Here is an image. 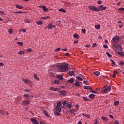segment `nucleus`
<instances>
[{
    "label": "nucleus",
    "mask_w": 124,
    "mask_h": 124,
    "mask_svg": "<svg viewBox=\"0 0 124 124\" xmlns=\"http://www.w3.org/2000/svg\"><path fill=\"white\" fill-rule=\"evenodd\" d=\"M33 76H34V79H35L36 80H37V81L39 80V78L37 77V75L36 73L34 74Z\"/></svg>",
    "instance_id": "393cba45"
},
{
    "label": "nucleus",
    "mask_w": 124,
    "mask_h": 124,
    "mask_svg": "<svg viewBox=\"0 0 124 124\" xmlns=\"http://www.w3.org/2000/svg\"><path fill=\"white\" fill-rule=\"evenodd\" d=\"M114 124H119V122H118V121H115L114 122Z\"/></svg>",
    "instance_id": "774afa93"
},
{
    "label": "nucleus",
    "mask_w": 124,
    "mask_h": 124,
    "mask_svg": "<svg viewBox=\"0 0 124 124\" xmlns=\"http://www.w3.org/2000/svg\"><path fill=\"white\" fill-rule=\"evenodd\" d=\"M83 84L84 85H89V81H88V80H84L83 81Z\"/></svg>",
    "instance_id": "4c0bfd02"
},
{
    "label": "nucleus",
    "mask_w": 124,
    "mask_h": 124,
    "mask_svg": "<svg viewBox=\"0 0 124 124\" xmlns=\"http://www.w3.org/2000/svg\"><path fill=\"white\" fill-rule=\"evenodd\" d=\"M89 98H91V99H93L94 98V94L91 93L89 95Z\"/></svg>",
    "instance_id": "b1692460"
},
{
    "label": "nucleus",
    "mask_w": 124,
    "mask_h": 124,
    "mask_svg": "<svg viewBox=\"0 0 124 124\" xmlns=\"http://www.w3.org/2000/svg\"><path fill=\"white\" fill-rule=\"evenodd\" d=\"M93 74L95 75L97 77H98V76H99V75H100V72L96 71L93 72Z\"/></svg>",
    "instance_id": "2eb2a0df"
},
{
    "label": "nucleus",
    "mask_w": 124,
    "mask_h": 124,
    "mask_svg": "<svg viewBox=\"0 0 124 124\" xmlns=\"http://www.w3.org/2000/svg\"><path fill=\"white\" fill-rule=\"evenodd\" d=\"M24 91L27 92V93H30V92H31L29 89H24Z\"/></svg>",
    "instance_id": "052dcab7"
},
{
    "label": "nucleus",
    "mask_w": 124,
    "mask_h": 124,
    "mask_svg": "<svg viewBox=\"0 0 124 124\" xmlns=\"http://www.w3.org/2000/svg\"><path fill=\"white\" fill-rule=\"evenodd\" d=\"M101 119H102V120L103 121H105V122H107V121H108V120H109L107 118H106V117H104V116H102V117H101Z\"/></svg>",
    "instance_id": "412c9836"
},
{
    "label": "nucleus",
    "mask_w": 124,
    "mask_h": 124,
    "mask_svg": "<svg viewBox=\"0 0 124 124\" xmlns=\"http://www.w3.org/2000/svg\"><path fill=\"white\" fill-rule=\"evenodd\" d=\"M56 71H58L59 72H65V71H67L68 70V67L66 65H58L55 66Z\"/></svg>",
    "instance_id": "f257e3e1"
},
{
    "label": "nucleus",
    "mask_w": 124,
    "mask_h": 124,
    "mask_svg": "<svg viewBox=\"0 0 124 124\" xmlns=\"http://www.w3.org/2000/svg\"><path fill=\"white\" fill-rule=\"evenodd\" d=\"M15 13L17 14L18 13L19 14H21V13H24V12H22V11H17V12H15Z\"/></svg>",
    "instance_id": "09e8293b"
},
{
    "label": "nucleus",
    "mask_w": 124,
    "mask_h": 124,
    "mask_svg": "<svg viewBox=\"0 0 124 124\" xmlns=\"http://www.w3.org/2000/svg\"><path fill=\"white\" fill-rule=\"evenodd\" d=\"M24 22L27 23V24H30V23H31V20L29 19H24Z\"/></svg>",
    "instance_id": "c756f323"
},
{
    "label": "nucleus",
    "mask_w": 124,
    "mask_h": 124,
    "mask_svg": "<svg viewBox=\"0 0 124 124\" xmlns=\"http://www.w3.org/2000/svg\"><path fill=\"white\" fill-rule=\"evenodd\" d=\"M56 78H58L59 80H62L63 79V77L62 75H57L56 76Z\"/></svg>",
    "instance_id": "a211bd4d"
},
{
    "label": "nucleus",
    "mask_w": 124,
    "mask_h": 124,
    "mask_svg": "<svg viewBox=\"0 0 124 124\" xmlns=\"http://www.w3.org/2000/svg\"><path fill=\"white\" fill-rule=\"evenodd\" d=\"M97 3H98V4H101V3H102V1L99 0H98V1H97Z\"/></svg>",
    "instance_id": "5fc2aeb1"
},
{
    "label": "nucleus",
    "mask_w": 124,
    "mask_h": 124,
    "mask_svg": "<svg viewBox=\"0 0 124 124\" xmlns=\"http://www.w3.org/2000/svg\"><path fill=\"white\" fill-rule=\"evenodd\" d=\"M119 65H122V66L124 65V62H123V61L121 62Z\"/></svg>",
    "instance_id": "6e6d98bb"
},
{
    "label": "nucleus",
    "mask_w": 124,
    "mask_h": 124,
    "mask_svg": "<svg viewBox=\"0 0 124 124\" xmlns=\"http://www.w3.org/2000/svg\"><path fill=\"white\" fill-rule=\"evenodd\" d=\"M114 106H118V105H119V104H120V102H119V101H115L114 102Z\"/></svg>",
    "instance_id": "bb28decb"
},
{
    "label": "nucleus",
    "mask_w": 124,
    "mask_h": 124,
    "mask_svg": "<svg viewBox=\"0 0 124 124\" xmlns=\"http://www.w3.org/2000/svg\"><path fill=\"white\" fill-rule=\"evenodd\" d=\"M43 10L44 11V12H47L48 9L47 8V7H46V6H44L43 8Z\"/></svg>",
    "instance_id": "cd10ccee"
},
{
    "label": "nucleus",
    "mask_w": 124,
    "mask_h": 124,
    "mask_svg": "<svg viewBox=\"0 0 124 124\" xmlns=\"http://www.w3.org/2000/svg\"><path fill=\"white\" fill-rule=\"evenodd\" d=\"M16 8H18V9H22V8H23V6L19 4L16 5Z\"/></svg>",
    "instance_id": "c85d7f7f"
},
{
    "label": "nucleus",
    "mask_w": 124,
    "mask_h": 124,
    "mask_svg": "<svg viewBox=\"0 0 124 124\" xmlns=\"http://www.w3.org/2000/svg\"><path fill=\"white\" fill-rule=\"evenodd\" d=\"M116 48L119 50V51H123V48L121 46H117L116 47Z\"/></svg>",
    "instance_id": "aec40b11"
},
{
    "label": "nucleus",
    "mask_w": 124,
    "mask_h": 124,
    "mask_svg": "<svg viewBox=\"0 0 124 124\" xmlns=\"http://www.w3.org/2000/svg\"><path fill=\"white\" fill-rule=\"evenodd\" d=\"M59 11H61V12H66L65 10H63L62 8L60 9Z\"/></svg>",
    "instance_id": "de8ad7c7"
},
{
    "label": "nucleus",
    "mask_w": 124,
    "mask_h": 124,
    "mask_svg": "<svg viewBox=\"0 0 124 124\" xmlns=\"http://www.w3.org/2000/svg\"><path fill=\"white\" fill-rule=\"evenodd\" d=\"M0 14H2V15H4V12L2 11H0Z\"/></svg>",
    "instance_id": "e2e57ef3"
},
{
    "label": "nucleus",
    "mask_w": 124,
    "mask_h": 124,
    "mask_svg": "<svg viewBox=\"0 0 124 124\" xmlns=\"http://www.w3.org/2000/svg\"><path fill=\"white\" fill-rule=\"evenodd\" d=\"M49 90L50 91H54V92H59V91H60V90H61V89H59V88H56L55 87H50L49 88Z\"/></svg>",
    "instance_id": "6e6552de"
},
{
    "label": "nucleus",
    "mask_w": 124,
    "mask_h": 124,
    "mask_svg": "<svg viewBox=\"0 0 124 124\" xmlns=\"http://www.w3.org/2000/svg\"><path fill=\"white\" fill-rule=\"evenodd\" d=\"M70 113H75V109H70Z\"/></svg>",
    "instance_id": "c03bdc74"
},
{
    "label": "nucleus",
    "mask_w": 124,
    "mask_h": 124,
    "mask_svg": "<svg viewBox=\"0 0 124 124\" xmlns=\"http://www.w3.org/2000/svg\"><path fill=\"white\" fill-rule=\"evenodd\" d=\"M96 45H97V44H96V43H94L93 44V47H95L96 46Z\"/></svg>",
    "instance_id": "680f3d73"
},
{
    "label": "nucleus",
    "mask_w": 124,
    "mask_h": 124,
    "mask_svg": "<svg viewBox=\"0 0 124 124\" xmlns=\"http://www.w3.org/2000/svg\"><path fill=\"white\" fill-rule=\"evenodd\" d=\"M0 115H4V113L2 111V110H0Z\"/></svg>",
    "instance_id": "69168bd1"
},
{
    "label": "nucleus",
    "mask_w": 124,
    "mask_h": 124,
    "mask_svg": "<svg viewBox=\"0 0 124 124\" xmlns=\"http://www.w3.org/2000/svg\"><path fill=\"white\" fill-rule=\"evenodd\" d=\"M83 84L82 82H79L78 80H76L75 83L74 84L77 87H80Z\"/></svg>",
    "instance_id": "0eeeda50"
},
{
    "label": "nucleus",
    "mask_w": 124,
    "mask_h": 124,
    "mask_svg": "<svg viewBox=\"0 0 124 124\" xmlns=\"http://www.w3.org/2000/svg\"><path fill=\"white\" fill-rule=\"evenodd\" d=\"M98 9L100 10V11H101V10H106V6H103V5H100L99 6V8H98Z\"/></svg>",
    "instance_id": "9b49d317"
},
{
    "label": "nucleus",
    "mask_w": 124,
    "mask_h": 124,
    "mask_svg": "<svg viewBox=\"0 0 124 124\" xmlns=\"http://www.w3.org/2000/svg\"><path fill=\"white\" fill-rule=\"evenodd\" d=\"M76 79H77L78 81H83V78H80L79 76L76 77Z\"/></svg>",
    "instance_id": "7c9ffc66"
},
{
    "label": "nucleus",
    "mask_w": 124,
    "mask_h": 124,
    "mask_svg": "<svg viewBox=\"0 0 124 124\" xmlns=\"http://www.w3.org/2000/svg\"><path fill=\"white\" fill-rule=\"evenodd\" d=\"M31 121L33 124H39V123H38V121L34 118H31Z\"/></svg>",
    "instance_id": "423d86ee"
},
{
    "label": "nucleus",
    "mask_w": 124,
    "mask_h": 124,
    "mask_svg": "<svg viewBox=\"0 0 124 124\" xmlns=\"http://www.w3.org/2000/svg\"><path fill=\"white\" fill-rule=\"evenodd\" d=\"M106 55L109 58H112V55L109 53L108 52H106Z\"/></svg>",
    "instance_id": "e433bc0d"
},
{
    "label": "nucleus",
    "mask_w": 124,
    "mask_h": 124,
    "mask_svg": "<svg viewBox=\"0 0 124 124\" xmlns=\"http://www.w3.org/2000/svg\"><path fill=\"white\" fill-rule=\"evenodd\" d=\"M103 47H104V48H105L106 49H108V46L107 45H104L103 46Z\"/></svg>",
    "instance_id": "864d4df0"
},
{
    "label": "nucleus",
    "mask_w": 124,
    "mask_h": 124,
    "mask_svg": "<svg viewBox=\"0 0 124 124\" xmlns=\"http://www.w3.org/2000/svg\"><path fill=\"white\" fill-rule=\"evenodd\" d=\"M24 53V51L22 50H20L18 52V54H19V55H23Z\"/></svg>",
    "instance_id": "a18cd8bd"
},
{
    "label": "nucleus",
    "mask_w": 124,
    "mask_h": 124,
    "mask_svg": "<svg viewBox=\"0 0 124 124\" xmlns=\"http://www.w3.org/2000/svg\"><path fill=\"white\" fill-rule=\"evenodd\" d=\"M69 74L70 76H72L73 75H74V71H69Z\"/></svg>",
    "instance_id": "c9c22d12"
},
{
    "label": "nucleus",
    "mask_w": 124,
    "mask_h": 124,
    "mask_svg": "<svg viewBox=\"0 0 124 124\" xmlns=\"http://www.w3.org/2000/svg\"><path fill=\"white\" fill-rule=\"evenodd\" d=\"M36 24H37L38 25H42V24H43V22H42V21H36Z\"/></svg>",
    "instance_id": "58836bf2"
},
{
    "label": "nucleus",
    "mask_w": 124,
    "mask_h": 124,
    "mask_svg": "<svg viewBox=\"0 0 124 124\" xmlns=\"http://www.w3.org/2000/svg\"><path fill=\"white\" fill-rule=\"evenodd\" d=\"M59 51H61V47H58L55 49V52H59Z\"/></svg>",
    "instance_id": "3c124183"
},
{
    "label": "nucleus",
    "mask_w": 124,
    "mask_h": 124,
    "mask_svg": "<svg viewBox=\"0 0 124 124\" xmlns=\"http://www.w3.org/2000/svg\"><path fill=\"white\" fill-rule=\"evenodd\" d=\"M120 41V37L115 36L111 41L112 43H119V41Z\"/></svg>",
    "instance_id": "f03ea898"
},
{
    "label": "nucleus",
    "mask_w": 124,
    "mask_h": 124,
    "mask_svg": "<svg viewBox=\"0 0 124 124\" xmlns=\"http://www.w3.org/2000/svg\"><path fill=\"white\" fill-rule=\"evenodd\" d=\"M17 44H18V45H19V46H23V43L22 42H18L16 43Z\"/></svg>",
    "instance_id": "37998d69"
},
{
    "label": "nucleus",
    "mask_w": 124,
    "mask_h": 124,
    "mask_svg": "<svg viewBox=\"0 0 124 124\" xmlns=\"http://www.w3.org/2000/svg\"><path fill=\"white\" fill-rule=\"evenodd\" d=\"M54 114L55 116H60V113H59V112L56 111H54Z\"/></svg>",
    "instance_id": "473e14b6"
},
{
    "label": "nucleus",
    "mask_w": 124,
    "mask_h": 124,
    "mask_svg": "<svg viewBox=\"0 0 124 124\" xmlns=\"http://www.w3.org/2000/svg\"><path fill=\"white\" fill-rule=\"evenodd\" d=\"M117 73H118V71H115L114 72H113V74L112 75V77L113 78H116V76H117Z\"/></svg>",
    "instance_id": "5701e85b"
},
{
    "label": "nucleus",
    "mask_w": 124,
    "mask_h": 124,
    "mask_svg": "<svg viewBox=\"0 0 124 124\" xmlns=\"http://www.w3.org/2000/svg\"><path fill=\"white\" fill-rule=\"evenodd\" d=\"M56 110L58 112H62V108H61V107H56Z\"/></svg>",
    "instance_id": "a878e982"
},
{
    "label": "nucleus",
    "mask_w": 124,
    "mask_h": 124,
    "mask_svg": "<svg viewBox=\"0 0 124 124\" xmlns=\"http://www.w3.org/2000/svg\"><path fill=\"white\" fill-rule=\"evenodd\" d=\"M82 116H84V117H86V118H88V119L91 118V115L87 114L86 113H82Z\"/></svg>",
    "instance_id": "6ab92c4d"
},
{
    "label": "nucleus",
    "mask_w": 124,
    "mask_h": 124,
    "mask_svg": "<svg viewBox=\"0 0 124 124\" xmlns=\"http://www.w3.org/2000/svg\"><path fill=\"white\" fill-rule=\"evenodd\" d=\"M59 93H62V94L63 95H64V94H65V93H66V91L65 90L60 91H59Z\"/></svg>",
    "instance_id": "4be33fe9"
},
{
    "label": "nucleus",
    "mask_w": 124,
    "mask_h": 124,
    "mask_svg": "<svg viewBox=\"0 0 124 124\" xmlns=\"http://www.w3.org/2000/svg\"><path fill=\"white\" fill-rule=\"evenodd\" d=\"M108 91H111V86H108V87L107 88H106L105 89H104L103 93H108Z\"/></svg>",
    "instance_id": "20e7f679"
},
{
    "label": "nucleus",
    "mask_w": 124,
    "mask_h": 124,
    "mask_svg": "<svg viewBox=\"0 0 124 124\" xmlns=\"http://www.w3.org/2000/svg\"><path fill=\"white\" fill-rule=\"evenodd\" d=\"M61 106H62V103H61V102L57 104L56 107H61Z\"/></svg>",
    "instance_id": "79ce46f5"
},
{
    "label": "nucleus",
    "mask_w": 124,
    "mask_h": 124,
    "mask_svg": "<svg viewBox=\"0 0 124 124\" xmlns=\"http://www.w3.org/2000/svg\"><path fill=\"white\" fill-rule=\"evenodd\" d=\"M95 29L97 30H99L100 29V25L98 24L95 26Z\"/></svg>",
    "instance_id": "72a5a7b5"
},
{
    "label": "nucleus",
    "mask_w": 124,
    "mask_h": 124,
    "mask_svg": "<svg viewBox=\"0 0 124 124\" xmlns=\"http://www.w3.org/2000/svg\"><path fill=\"white\" fill-rule=\"evenodd\" d=\"M89 8L93 11H96L97 12L100 11V9H98V8L95 7L94 6H91L89 7Z\"/></svg>",
    "instance_id": "7ed1b4c3"
},
{
    "label": "nucleus",
    "mask_w": 124,
    "mask_h": 124,
    "mask_svg": "<svg viewBox=\"0 0 124 124\" xmlns=\"http://www.w3.org/2000/svg\"><path fill=\"white\" fill-rule=\"evenodd\" d=\"M43 113L47 118H49L50 117V115L48 114V112L46 110H43Z\"/></svg>",
    "instance_id": "f3484780"
},
{
    "label": "nucleus",
    "mask_w": 124,
    "mask_h": 124,
    "mask_svg": "<svg viewBox=\"0 0 124 124\" xmlns=\"http://www.w3.org/2000/svg\"><path fill=\"white\" fill-rule=\"evenodd\" d=\"M110 62H111L112 64H113L114 65H116V62H115L114 60H110Z\"/></svg>",
    "instance_id": "8fccbe9b"
},
{
    "label": "nucleus",
    "mask_w": 124,
    "mask_h": 124,
    "mask_svg": "<svg viewBox=\"0 0 124 124\" xmlns=\"http://www.w3.org/2000/svg\"><path fill=\"white\" fill-rule=\"evenodd\" d=\"M116 53L117 54V55H119V56H121V57H124V52L122 51L120 52L118 50H116Z\"/></svg>",
    "instance_id": "1a4fd4ad"
},
{
    "label": "nucleus",
    "mask_w": 124,
    "mask_h": 124,
    "mask_svg": "<svg viewBox=\"0 0 124 124\" xmlns=\"http://www.w3.org/2000/svg\"><path fill=\"white\" fill-rule=\"evenodd\" d=\"M27 51L28 52H31V48H28Z\"/></svg>",
    "instance_id": "13d9d810"
},
{
    "label": "nucleus",
    "mask_w": 124,
    "mask_h": 124,
    "mask_svg": "<svg viewBox=\"0 0 124 124\" xmlns=\"http://www.w3.org/2000/svg\"><path fill=\"white\" fill-rule=\"evenodd\" d=\"M52 84H55V85H59L60 84V80H55L54 81H51Z\"/></svg>",
    "instance_id": "4468645a"
},
{
    "label": "nucleus",
    "mask_w": 124,
    "mask_h": 124,
    "mask_svg": "<svg viewBox=\"0 0 124 124\" xmlns=\"http://www.w3.org/2000/svg\"><path fill=\"white\" fill-rule=\"evenodd\" d=\"M68 83H70V84H74V78H71L67 80Z\"/></svg>",
    "instance_id": "9d476101"
},
{
    "label": "nucleus",
    "mask_w": 124,
    "mask_h": 124,
    "mask_svg": "<svg viewBox=\"0 0 124 124\" xmlns=\"http://www.w3.org/2000/svg\"><path fill=\"white\" fill-rule=\"evenodd\" d=\"M8 31H9V33H10V34H12V33L13 32V29H9Z\"/></svg>",
    "instance_id": "f704fd0d"
},
{
    "label": "nucleus",
    "mask_w": 124,
    "mask_h": 124,
    "mask_svg": "<svg viewBox=\"0 0 124 124\" xmlns=\"http://www.w3.org/2000/svg\"><path fill=\"white\" fill-rule=\"evenodd\" d=\"M48 18H49V16H46V17H43L41 18L42 20H47V19H48Z\"/></svg>",
    "instance_id": "a19ab883"
},
{
    "label": "nucleus",
    "mask_w": 124,
    "mask_h": 124,
    "mask_svg": "<svg viewBox=\"0 0 124 124\" xmlns=\"http://www.w3.org/2000/svg\"><path fill=\"white\" fill-rule=\"evenodd\" d=\"M84 89H85V90H93V87L90 86H84Z\"/></svg>",
    "instance_id": "dca6fc26"
},
{
    "label": "nucleus",
    "mask_w": 124,
    "mask_h": 124,
    "mask_svg": "<svg viewBox=\"0 0 124 124\" xmlns=\"http://www.w3.org/2000/svg\"><path fill=\"white\" fill-rule=\"evenodd\" d=\"M46 28H47V29H49V30H52L53 28V24L52 23L49 22L48 25L46 26Z\"/></svg>",
    "instance_id": "f8f14e48"
},
{
    "label": "nucleus",
    "mask_w": 124,
    "mask_h": 124,
    "mask_svg": "<svg viewBox=\"0 0 124 124\" xmlns=\"http://www.w3.org/2000/svg\"><path fill=\"white\" fill-rule=\"evenodd\" d=\"M67 107L68 108H71V107H72L71 105H70V104H67Z\"/></svg>",
    "instance_id": "4d7b16f0"
},
{
    "label": "nucleus",
    "mask_w": 124,
    "mask_h": 124,
    "mask_svg": "<svg viewBox=\"0 0 124 124\" xmlns=\"http://www.w3.org/2000/svg\"><path fill=\"white\" fill-rule=\"evenodd\" d=\"M119 10H121V11H124V8H122V7H121V8H120L119 9Z\"/></svg>",
    "instance_id": "0e129e2a"
},
{
    "label": "nucleus",
    "mask_w": 124,
    "mask_h": 124,
    "mask_svg": "<svg viewBox=\"0 0 124 124\" xmlns=\"http://www.w3.org/2000/svg\"><path fill=\"white\" fill-rule=\"evenodd\" d=\"M62 104L63 105V106H64L65 104H67V103L66 102V101H64L62 103Z\"/></svg>",
    "instance_id": "603ef678"
},
{
    "label": "nucleus",
    "mask_w": 124,
    "mask_h": 124,
    "mask_svg": "<svg viewBox=\"0 0 124 124\" xmlns=\"http://www.w3.org/2000/svg\"><path fill=\"white\" fill-rule=\"evenodd\" d=\"M83 99L85 101H89V100H90V99L87 97H83Z\"/></svg>",
    "instance_id": "ea45409f"
},
{
    "label": "nucleus",
    "mask_w": 124,
    "mask_h": 124,
    "mask_svg": "<svg viewBox=\"0 0 124 124\" xmlns=\"http://www.w3.org/2000/svg\"><path fill=\"white\" fill-rule=\"evenodd\" d=\"M28 104H30V102L28 101H23L21 102V105H23V106H27Z\"/></svg>",
    "instance_id": "39448f33"
},
{
    "label": "nucleus",
    "mask_w": 124,
    "mask_h": 124,
    "mask_svg": "<svg viewBox=\"0 0 124 124\" xmlns=\"http://www.w3.org/2000/svg\"><path fill=\"white\" fill-rule=\"evenodd\" d=\"M74 38H79V35L77 33H75L73 35Z\"/></svg>",
    "instance_id": "2f4dec72"
},
{
    "label": "nucleus",
    "mask_w": 124,
    "mask_h": 124,
    "mask_svg": "<svg viewBox=\"0 0 124 124\" xmlns=\"http://www.w3.org/2000/svg\"><path fill=\"white\" fill-rule=\"evenodd\" d=\"M24 96L25 97H29V96H30V94H29L28 93H24Z\"/></svg>",
    "instance_id": "49530a36"
},
{
    "label": "nucleus",
    "mask_w": 124,
    "mask_h": 124,
    "mask_svg": "<svg viewBox=\"0 0 124 124\" xmlns=\"http://www.w3.org/2000/svg\"><path fill=\"white\" fill-rule=\"evenodd\" d=\"M74 44H76V43H78V40L74 41Z\"/></svg>",
    "instance_id": "338daca9"
},
{
    "label": "nucleus",
    "mask_w": 124,
    "mask_h": 124,
    "mask_svg": "<svg viewBox=\"0 0 124 124\" xmlns=\"http://www.w3.org/2000/svg\"><path fill=\"white\" fill-rule=\"evenodd\" d=\"M22 80L25 84H28L29 83V84H31L32 82L29 79H23Z\"/></svg>",
    "instance_id": "ddd939ff"
},
{
    "label": "nucleus",
    "mask_w": 124,
    "mask_h": 124,
    "mask_svg": "<svg viewBox=\"0 0 124 124\" xmlns=\"http://www.w3.org/2000/svg\"><path fill=\"white\" fill-rule=\"evenodd\" d=\"M81 31L82 32H83L84 34H85L86 33V30H85V29H82Z\"/></svg>",
    "instance_id": "bf43d9fd"
}]
</instances>
